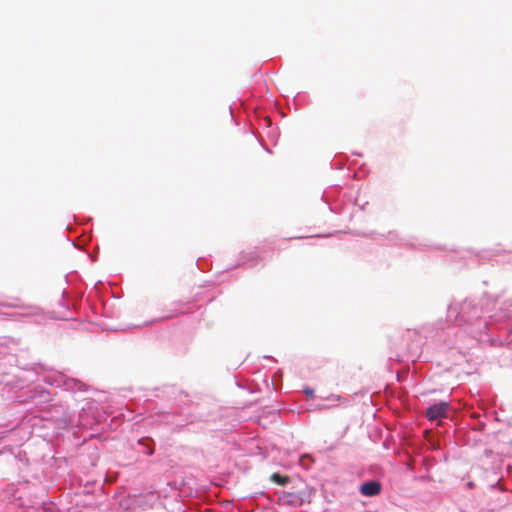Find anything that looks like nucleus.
<instances>
[{
	"instance_id": "3",
	"label": "nucleus",
	"mask_w": 512,
	"mask_h": 512,
	"mask_svg": "<svg viewBox=\"0 0 512 512\" xmlns=\"http://www.w3.org/2000/svg\"><path fill=\"white\" fill-rule=\"evenodd\" d=\"M271 481L278 485H285L289 482L288 476L280 475L279 473H273L270 477Z\"/></svg>"
},
{
	"instance_id": "4",
	"label": "nucleus",
	"mask_w": 512,
	"mask_h": 512,
	"mask_svg": "<svg viewBox=\"0 0 512 512\" xmlns=\"http://www.w3.org/2000/svg\"><path fill=\"white\" fill-rule=\"evenodd\" d=\"M305 393H306L308 396H310V397H313V395H314V391H313V389H310V388L305 389Z\"/></svg>"
},
{
	"instance_id": "1",
	"label": "nucleus",
	"mask_w": 512,
	"mask_h": 512,
	"mask_svg": "<svg viewBox=\"0 0 512 512\" xmlns=\"http://www.w3.org/2000/svg\"><path fill=\"white\" fill-rule=\"evenodd\" d=\"M449 408L448 402H440L430 406L426 411V416L430 421L438 420L447 417Z\"/></svg>"
},
{
	"instance_id": "5",
	"label": "nucleus",
	"mask_w": 512,
	"mask_h": 512,
	"mask_svg": "<svg viewBox=\"0 0 512 512\" xmlns=\"http://www.w3.org/2000/svg\"><path fill=\"white\" fill-rule=\"evenodd\" d=\"M153 452H154V450H153L152 448H148V454H149V455H152V454H153Z\"/></svg>"
},
{
	"instance_id": "2",
	"label": "nucleus",
	"mask_w": 512,
	"mask_h": 512,
	"mask_svg": "<svg viewBox=\"0 0 512 512\" xmlns=\"http://www.w3.org/2000/svg\"><path fill=\"white\" fill-rule=\"evenodd\" d=\"M381 492V484L378 481H368L360 486V493L367 497L376 496Z\"/></svg>"
}]
</instances>
